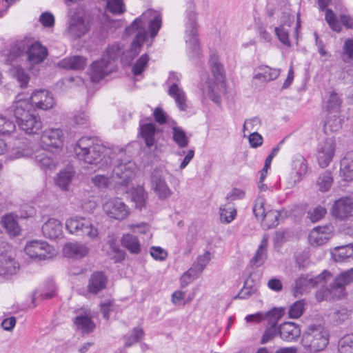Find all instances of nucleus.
<instances>
[{
	"instance_id": "1",
	"label": "nucleus",
	"mask_w": 353,
	"mask_h": 353,
	"mask_svg": "<svg viewBox=\"0 0 353 353\" xmlns=\"http://www.w3.org/2000/svg\"><path fill=\"white\" fill-rule=\"evenodd\" d=\"M146 23L148 24L150 34L154 38L161 27L162 20L160 13L156 10L149 9L137 18L132 25L125 29L128 34H131L137 31L136 37L132 43L130 53L134 57L139 52V49L147 37L145 30Z\"/></svg>"
},
{
	"instance_id": "2",
	"label": "nucleus",
	"mask_w": 353,
	"mask_h": 353,
	"mask_svg": "<svg viewBox=\"0 0 353 353\" xmlns=\"http://www.w3.org/2000/svg\"><path fill=\"white\" fill-rule=\"evenodd\" d=\"M74 151L79 160L90 165H97L103 160L108 163L113 154L111 148H107L95 138L88 137L79 139Z\"/></svg>"
},
{
	"instance_id": "3",
	"label": "nucleus",
	"mask_w": 353,
	"mask_h": 353,
	"mask_svg": "<svg viewBox=\"0 0 353 353\" xmlns=\"http://www.w3.org/2000/svg\"><path fill=\"white\" fill-rule=\"evenodd\" d=\"M330 331L321 322L309 324L303 331L301 344L310 353H318L324 350L330 343Z\"/></svg>"
},
{
	"instance_id": "4",
	"label": "nucleus",
	"mask_w": 353,
	"mask_h": 353,
	"mask_svg": "<svg viewBox=\"0 0 353 353\" xmlns=\"http://www.w3.org/2000/svg\"><path fill=\"white\" fill-rule=\"evenodd\" d=\"M210 64L212 68V72L214 80H211L206 75L201 78L198 88L201 92V94L205 98H208L214 103L219 104L221 101V97L217 92L219 85L222 84L224 80V71L223 65L219 63L218 57L212 54L210 59Z\"/></svg>"
},
{
	"instance_id": "5",
	"label": "nucleus",
	"mask_w": 353,
	"mask_h": 353,
	"mask_svg": "<svg viewBox=\"0 0 353 353\" xmlns=\"http://www.w3.org/2000/svg\"><path fill=\"white\" fill-rule=\"evenodd\" d=\"M187 22L185 24V40L187 46L186 52L190 59L194 63H198L202 57V53L197 39V23L194 6L191 5L186 11Z\"/></svg>"
},
{
	"instance_id": "6",
	"label": "nucleus",
	"mask_w": 353,
	"mask_h": 353,
	"mask_svg": "<svg viewBox=\"0 0 353 353\" xmlns=\"http://www.w3.org/2000/svg\"><path fill=\"white\" fill-rule=\"evenodd\" d=\"M65 228L72 234L87 236L91 239H97L99 237L98 229L84 217H70L65 221Z\"/></svg>"
},
{
	"instance_id": "7",
	"label": "nucleus",
	"mask_w": 353,
	"mask_h": 353,
	"mask_svg": "<svg viewBox=\"0 0 353 353\" xmlns=\"http://www.w3.org/2000/svg\"><path fill=\"white\" fill-rule=\"evenodd\" d=\"M332 274L330 272L324 270L321 274L315 277L311 275H302L295 281L293 294L295 296L307 291L310 288L323 286L324 283L330 280Z\"/></svg>"
},
{
	"instance_id": "8",
	"label": "nucleus",
	"mask_w": 353,
	"mask_h": 353,
	"mask_svg": "<svg viewBox=\"0 0 353 353\" xmlns=\"http://www.w3.org/2000/svg\"><path fill=\"white\" fill-rule=\"evenodd\" d=\"M137 165L132 161H121L114 166L112 178L121 185H127L135 176Z\"/></svg>"
},
{
	"instance_id": "9",
	"label": "nucleus",
	"mask_w": 353,
	"mask_h": 353,
	"mask_svg": "<svg viewBox=\"0 0 353 353\" xmlns=\"http://www.w3.org/2000/svg\"><path fill=\"white\" fill-rule=\"evenodd\" d=\"M24 251L32 259L45 260L53 255L54 249L45 241L32 240L27 242Z\"/></svg>"
},
{
	"instance_id": "10",
	"label": "nucleus",
	"mask_w": 353,
	"mask_h": 353,
	"mask_svg": "<svg viewBox=\"0 0 353 353\" xmlns=\"http://www.w3.org/2000/svg\"><path fill=\"white\" fill-rule=\"evenodd\" d=\"M103 210L108 216L117 220H123L130 214L129 208L119 198L108 200L103 205Z\"/></svg>"
},
{
	"instance_id": "11",
	"label": "nucleus",
	"mask_w": 353,
	"mask_h": 353,
	"mask_svg": "<svg viewBox=\"0 0 353 353\" xmlns=\"http://www.w3.org/2000/svg\"><path fill=\"white\" fill-rule=\"evenodd\" d=\"M335 153V141L332 138H327L319 142L316 149V158L319 166L322 168L327 167L332 161Z\"/></svg>"
},
{
	"instance_id": "12",
	"label": "nucleus",
	"mask_w": 353,
	"mask_h": 353,
	"mask_svg": "<svg viewBox=\"0 0 353 353\" xmlns=\"http://www.w3.org/2000/svg\"><path fill=\"white\" fill-rule=\"evenodd\" d=\"M181 76L176 72H170L168 83L170 85L168 89V94L172 97L178 108L183 111L187 109L186 97L183 90L178 86Z\"/></svg>"
},
{
	"instance_id": "13",
	"label": "nucleus",
	"mask_w": 353,
	"mask_h": 353,
	"mask_svg": "<svg viewBox=\"0 0 353 353\" xmlns=\"http://www.w3.org/2000/svg\"><path fill=\"white\" fill-rule=\"evenodd\" d=\"M63 141L64 134L60 128H47L41 136V143L43 148H59L62 146Z\"/></svg>"
},
{
	"instance_id": "14",
	"label": "nucleus",
	"mask_w": 353,
	"mask_h": 353,
	"mask_svg": "<svg viewBox=\"0 0 353 353\" xmlns=\"http://www.w3.org/2000/svg\"><path fill=\"white\" fill-rule=\"evenodd\" d=\"M114 70L115 65L111 61H106L105 57H102L100 60L92 63L90 76L92 81L97 83Z\"/></svg>"
},
{
	"instance_id": "15",
	"label": "nucleus",
	"mask_w": 353,
	"mask_h": 353,
	"mask_svg": "<svg viewBox=\"0 0 353 353\" xmlns=\"http://www.w3.org/2000/svg\"><path fill=\"white\" fill-rule=\"evenodd\" d=\"M283 315L282 309L274 308L267 313V316L271 319L270 320V326L265 330L261 339V343L265 344L271 341L276 336L279 335V326H276L277 321Z\"/></svg>"
},
{
	"instance_id": "16",
	"label": "nucleus",
	"mask_w": 353,
	"mask_h": 353,
	"mask_svg": "<svg viewBox=\"0 0 353 353\" xmlns=\"http://www.w3.org/2000/svg\"><path fill=\"white\" fill-rule=\"evenodd\" d=\"M325 19L329 27L334 32H341V25L346 29H353V17L350 15L342 14L340 15V21L336 14L331 9H327L325 14Z\"/></svg>"
},
{
	"instance_id": "17",
	"label": "nucleus",
	"mask_w": 353,
	"mask_h": 353,
	"mask_svg": "<svg viewBox=\"0 0 353 353\" xmlns=\"http://www.w3.org/2000/svg\"><path fill=\"white\" fill-rule=\"evenodd\" d=\"M331 213L339 220H345L353 216V201L349 197H341L336 200Z\"/></svg>"
},
{
	"instance_id": "18",
	"label": "nucleus",
	"mask_w": 353,
	"mask_h": 353,
	"mask_svg": "<svg viewBox=\"0 0 353 353\" xmlns=\"http://www.w3.org/2000/svg\"><path fill=\"white\" fill-rule=\"evenodd\" d=\"M33 108L46 110L52 108L55 101L51 92L46 90H40L34 92L30 99Z\"/></svg>"
},
{
	"instance_id": "19",
	"label": "nucleus",
	"mask_w": 353,
	"mask_h": 353,
	"mask_svg": "<svg viewBox=\"0 0 353 353\" xmlns=\"http://www.w3.org/2000/svg\"><path fill=\"white\" fill-rule=\"evenodd\" d=\"M150 180L152 188L159 199H165L172 195V192L168 187L161 171L154 170L151 174Z\"/></svg>"
},
{
	"instance_id": "20",
	"label": "nucleus",
	"mask_w": 353,
	"mask_h": 353,
	"mask_svg": "<svg viewBox=\"0 0 353 353\" xmlns=\"http://www.w3.org/2000/svg\"><path fill=\"white\" fill-rule=\"evenodd\" d=\"M332 236L333 230L332 226H318L310 231L308 239L311 245L321 246L325 244Z\"/></svg>"
},
{
	"instance_id": "21",
	"label": "nucleus",
	"mask_w": 353,
	"mask_h": 353,
	"mask_svg": "<svg viewBox=\"0 0 353 353\" xmlns=\"http://www.w3.org/2000/svg\"><path fill=\"white\" fill-rule=\"evenodd\" d=\"M34 112L30 101L22 99L16 100L9 110H6L8 114L13 113L17 123Z\"/></svg>"
},
{
	"instance_id": "22",
	"label": "nucleus",
	"mask_w": 353,
	"mask_h": 353,
	"mask_svg": "<svg viewBox=\"0 0 353 353\" xmlns=\"http://www.w3.org/2000/svg\"><path fill=\"white\" fill-rule=\"evenodd\" d=\"M32 158L35 163L43 170H52L56 169L58 165V160L54 154H52L45 149L37 150Z\"/></svg>"
},
{
	"instance_id": "23",
	"label": "nucleus",
	"mask_w": 353,
	"mask_h": 353,
	"mask_svg": "<svg viewBox=\"0 0 353 353\" xmlns=\"http://www.w3.org/2000/svg\"><path fill=\"white\" fill-rule=\"evenodd\" d=\"M353 281V268L343 272L335 278L334 282L330 285V289L327 290V294H333L334 296L340 298L343 294L344 287Z\"/></svg>"
},
{
	"instance_id": "24",
	"label": "nucleus",
	"mask_w": 353,
	"mask_h": 353,
	"mask_svg": "<svg viewBox=\"0 0 353 353\" xmlns=\"http://www.w3.org/2000/svg\"><path fill=\"white\" fill-rule=\"evenodd\" d=\"M48 55L47 48L32 39L26 56L28 62L32 65L39 64L46 59Z\"/></svg>"
},
{
	"instance_id": "25",
	"label": "nucleus",
	"mask_w": 353,
	"mask_h": 353,
	"mask_svg": "<svg viewBox=\"0 0 353 353\" xmlns=\"http://www.w3.org/2000/svg\"><path fill=\"white\" fill-rule=\"evenodd\" d=\"M19 128L28 134H38L42 128L43 124L39 115L33 112L27 118L19 121Z\"/></svg>"
},
{
	"instance_id": "26",
	"label": "nucleus",
	"mask_w": 353,
	"mask_h": 353,
	"mask_svg": "<svg viewBox=\"0 0 353 353\" xmlns=\"http://www.w3.org/2000/svg\"><path fill=\"white\" fill-rule=\"evenodd\" d=\"M279 336L287 342L296 341L301 336L300 326L293 322H285L279 325Z\"/></svg>"
},
{
	"instance_id": "27",
	"label": "nucleus",
	"mask_w": 353,
	"mask_h": 353,
	"mask_svg": "<svg viewBox=\"0 0 353 353\" xmlns=\"http://www.w3.org/2000/svg\"><path fill=\"white\" fill-rule=\"evenodd\" d=\"M90 29L89 23L78 15H72L69 21L68 31L74 38H79L86 34Z\"/></svg>"
},
{
	"instance_id": "28",
	"label": "nucleus",
	"mask_w": 353,
	"mask_h": 353,
	"mask_svg": "<svg viewBox=\"0 0 353 353\" xmlns=\"http://www.w3.org/2000/svg\"><path fill=\"white\" fill-rule=\"evenodd\" d=\"M292 170L294 174L292 176V181H290L291 186L294 185L300 182L303 177L307 174L308 171V165L307 160L303 156L298 154L296 155L292 161Z\"/></svg>"
},
{
	"instance_id": "29",
	"label": "nucleus",
	"mask_w": 353,
	"mask_h": 353,
	"mask_svg": "<svg viewBox=\"0 0 353 353\" xmlns=\"http://www.w3.org/2000/svg\"><path fill=\"white\" fill-rule=\"evenodd\" d=\"M89 248L86 245L79 242H69L63 248V254L65 257L81 259L88 253Z\"/></svg>"
},
{
	"instance_id": "30",
	"label": "nucleus",
	"mask_w": 353,
	"mask_h": 353,
	"mask_svg": "<svg viewBox=\"0 0 353 353\" xmlns=\"http://www.w3.org/2000/svg\"><path fill=\"white\" fill-rule=\"evenodd\" d=\"M107 276L102 272L92 273L88 280L87 285L88 292L97 294L106 288Z\"/></svg>"
},
{
	"instance_id": "31",
	"label": "nucleus",
	"mask_w": 353,
	"mask_h": 353,
	"mask_svg": "<svg viewBox=\"0 0 353 353\" xmlns=\"http://www.w3.org/2000/svg\"><path fill=\"white\" fill-rule=\"evenodd\" d=\"M62 223L58 219H49L42 226L43 235L49 239H56L62 235Z\"/></svg>"
},
{
	"instance_id": "32",
	"label": "nucleus",
	"mask_w": 353,
	"mask_h": 353,
	"mask_svg": "<svg viewBox=\"0 0 353 353\" xmlns=\"http://www.w3.org/2000/svg\"><path fill=\"white\" fill-rule=\"evenodd\" d=\"M32 38L24 37L14 41L10 47L8 59L13 60L15 58L27 56Z\"/></svg>"
},
{
	"instance_id": "33",
	"label": "nucleus",
	"mask_w": 353,
	"mask_h": 353,
	"mask_svg": "<svg viewBox=\"0 0 353 353\" xmlns=\"http://www.w3.org/2000/svg\"><path fill=\"white\" fill-rule=\"evenodd\" d=\"M340 174L344 181H353V150L347 152L341 160Z\"/></svg>"
},
{
	"instance_id": "34",
	"label": "nucleus",
	"mask_w": 353,
	"mask_h": 353,
	"mask_svg": "<svg viewBox=\"0 0 353 353\" xmlns=\"http://www.w3.org/2000/svg\"><path fill=\"white\" fill-rule=\"evenodd\" d=\"M19 268V263L11 255L0 256V274L3 276L16 274Z\"/></svg>"
},
{
	"instance_id": "35",
	"label": "nucleus",
	"mask_w": 353,
	"mask_h": 353,
	"mask_svg": "<svg viewBox=\"0 0 353 353\" xmlns=\"http://www.w3.org/2000/svg\"><path fill=\"white\" fill-rule=\"evenodd\" d=\"M157 132L158 130L154 123H148L141 125L140 126L141 136L148 148H151L156 143V135Z\"/></svg>"
},
{
	"instance_id": "36",
	"label": "nucleus",
	"mask_w": 353,
	"mask_h": 353,
	"mask_svg": "<svg viewBox=\"0 0 353 353\" xmlns=\"http://www.w3.org/2000/svg\"><path fill=\"white\" fill-rule=\"evenodd\" d=\"M87 64L86 59L81 56H72L61 60L58 65L65 69L80 70L84 69Z\"/></svg>"
},
{
	"instance_id": "37",
	"label": "nucleus",
	"mask_w": 353,
	"mask_h": 353,
	"mask_svg": "<svg viewBox=\"0 0 353 353\" xmlns=\"http://www.w3.org/2000/svg\"><path fill=\"white\" fill-rule=\"evenodd\" d=\"M332 259L336 262H345L353 259V245L337 246L331 251Z\"/></svg>"
},
{
	"instance_id": "38",
	"label": "nucleus",
	"mask_w": 353,
	"mask_h": 353,
	"mask_svg": "<svg viewBox=\"0 0 353 353\" xmlns=\"http://www.w3.org/2000/svg\"><path fill=\"white\" fill-rule=\"evenodd\" d=\"M2 226L6 230L7 233L11 236H17L21 234V228L17 218L13 214H8L1 218Z\"/></svg>"
},
{
	"instance_id": "39",
	"label": "nucleus",
	"mask_w": 353,
	"mask_h": 353,
	"mask_svg": "<svg viewBox=\"0 0 353 353\" xmlns=\"http://www.w3.org/2000/svg\"><path fill=\"white\" fill-rule=\"evenodd\" d=\"M279 74V69L272 68L268 65H262L258 68L254 78L263 82H267L276 79Z\"/></svg>"
},
{
	"instance_id": "40",
	"label": "nucleus",
	"mask_w": 353,
	"mask_h": 353,
	"mask_svg": "<svg viewBox=\"0 0 353 353\" xmlns=\"http://www.w3.org/2000/svg\"><path fill=\"white\" fill-rule=\"evenodd\" d=\"M121 243L131 254H137L141 252V246L138 238L131 234H123Z\"/></svg>"
},
{
	"instance_id": "41",
	"label": "nucleus",
	"mask_w": 353,
	"mask_h": 353,
	"mask_svg": "<svg viewBox=\"0 0 353 353\" xmlns=\"http://www.w3.org/2000/svg\"><path fill=\"white\" fill-rule=\"evenodd\" d=\"M74 175V172L72 168H68L61 170L58 173L55 179V183L62 190L66 191L69 188V185L72 181Z\"/></svg>"
},
{
	"instance_id": "42",
	"label": "nucleus",
	"mask_w": 353,
	"mask_h": 353,
	"mask_svg": "<svg viewBox=\"0 0 353 353\" xmlns=\"http://www.w3.org/2000/svg\"><path fill=\"white\" fill-rule=\"evenodd\" d=\"M267 247H268V237L264 236L261 241V243L251 260V263L256 267H259L263 265L267 258Z\"/></svg>"
},
{
	"instance_id": "43",
	"label": "nucleus",
	"mask_w": 353,
	"mask_h": 353,
	"mask_svg": "<svg viewBox=\"0 0 353 353\" xmlns=\"http://www.w3.org/2000/svg\"><path fill=\"white\" fill-rule=\"evenodd\" d=\"M340 112H327L326 120L324 124V130L336 132L341 128V119L339 115Z\"/></svg>"
},
{
	"instance_id": "44",
	"label": "nucleus",
	"mask_w": 353,
	"mask_h": 353,
	"mask_svg": "<svg viewBox=\"0 0 353 353\" xmlns=\"http://www.w3.org/2000/svg\"><path fill=\"white\" fill-rule=\"evenodd\" d=\"M172 139L180 148H185L188 145L189 138L185 132L180 127L172 128Z\"/></svg>"
},
{
	"instance_id": "45",
	"label": "nucleus",
	"mask_w": 353,
	"mask_h": 353,
	"mask_svg": "<svg viewBox=\"0 0 353 353\" xmlns=\"http://www.w3.org/2000/svg\"><path fill=\"white\" fill-rule=\"evenodd\" d=\"M219 215L221 223H230L235 219L236 210L230 205H223L219 208Z\"/></svg>"
},
{
	"instance_id": "46",
	"label": "nucleus",
	"mask_w": 353,
	"mask_h": 353,
	"mask_svg": "<svg viewBox=\"0 0 353 353\" xmlns=\"http://www.w3.org/2000/svg\"><path fill=\"white\" fill-rule=\"evenodd\" d=\"M10 71L13 77L19 83L21 88L27 86L30 77L28 74L25 72L23 68L19 65H12Z\"/></svg>"
},
{
	"instance_id": "47",
	"label": "nucleus",
	"mask_w": 353,
	"mask_h": 353,
	"mask_svg": "<svg viewBox=\"0 0 353 353\" xmlns=\"http://www.w3.org/2000/svg\"><path fill=\"white\" fill-rule=\"evenodd\" d=\"M144 336V332L142 328L135 327L130 334L123 336L124 345L125 347H130L137 342H139Z\"/></svg>"
},
{
	"instance_id": "48",
	"label": "nucleus",
	"mask_w": 353,
	"mask_h": 353,
	"mask_svg": "<svg viewBox=\"0 0 353 353\" xmlns=\"http://www.w3.org/2000/svg\"><path fill=\"white\" fill-rule=\"evenodd\" d=\"M210 259V253L205 252L203 254L197 257L196 261L190 269H193L194 272L199 276L203 271Z\"/></svg>"
},
{
	"instance_id": "49",
	"label": "nucleus",
	"mask_w": 353,
	"mask_h": 353,
	"mask_svg": "<svg viewBox=\"0 0 353 353\" xmlns=\"http://www.w3.org/2000/svg\"><path fill=\"white\" fill-rule=\"evenodd\" d=\"M333 183V177L330 172L325 171L319 175L316 184L321 192L328 191Z\"/></svg>"
},
{
	"instance_id": "50",
	"label": "nucleus",
	"mask_w": 353,
	"mask_h": 353,
	"mask_svg": "<svg viewBox=\"0 0 353 353\" xmlns=\"http://www.w3.org/2000/svg\"><path fill=\"white\" fill-rule=\"evenodd\" d=\"M123 53V50L119 44H113L108 47L102 57H105L106 61H111L114 64Z\"/></svg>"
},
{
	"instance_id": "51",
	"label": "nucleus",
	"mask_w": 353,
	"mask_h": 353,
	"mask_svg": "<svg viewBox=\"0 0 353 353\" xmlns=\"http://www.w3.org/2000/svg\"><path fill=\"white\" fill-rule=\"evenodd\" d=\"M280 216V212L278 210H270L267 211L264 219L261 221L263 225L267 228L276 227L279 224Z\"/></svg>"
},
{
	"instance_id": "52",
	"label": "nucleus",
	"mask_w": 353,
	"mask_h": 353,
	"mask_svg": "<svg viewBox=\"0 0 353 353\" xmlns=\"http://www.w3.org/2000/svg\"><path fill=\"white\" fill-rule=\"evenodd\" d=\"M290 24L288 23H283L279 27H276L274 32L279 40L285 46H290V41L289 39V28Z\"/></svg>"
},
{
	"instance_id": "53",
	"label": "nucleus",
	"mask_w": 353,
	"mask_h": 353,
	"mask_svg": "<svg viewBox=\"0 0 353 353\" xmlns=\"http://www.w3.org/2000/svg\"><path fill=\"white\" fill-rule=\"evenodd\" d=\"M74 323L78 329L82 330L83 332L89 333L92 332L94 328V323L90 318L85 316H79L75 318Z\"/></svg>"
},
{
	"instance_id": "54",
	"label": "nucleus",
	"mask_w": 353,
	"mask_h": 353,
	"mask_svg": "<svg viewBox=\"0 0 353 353\" xmlns=\"http://www.w3.org/2000/svg\"><path fill=\"white\" fill-rule=\"evenodd\" d=\"M106 9L114 14H121L125 11L123 0H106Z\"/></svg>"
},
{
	"instance_id": "55",
	"label": "nucleus",
	"mask_w": 353,
	"mask_h": 353,
	"mask_svg": "<svg viewBox=\"0 0 353 353\" xmlns=\"http://www.w3.org/2000/svg\"><path fill=\"white\" fill-rule=\"evenodd\" d=\"M340 353H353V334L342 337L339 341Z\"/></svg>"
},
{
	"instance_id": "56",
	"label": "nucleus",
	"mask_w": 353,
	"mask_h": 353,
	"mask_svg": "<svg viewBox=\"0 0 353 353\" xmlns=\"http://www.w3.org/2000/svg\"><path fill=\"white\" fill-rule=\"evenodd\" d=\"M342 100L338 94L332 92L327 101V112H340Z\"/></svg>"
},
{
	"instance_id": "57",
	"label": "nucleus",
	"mask_w": 353,
	"mask_h": 353,
	"mask_svg": "<svg viewBox=\"0 0 353 353\" xmlns=\"http://www.w3.org/2000/svg\"><path fill=\"white\" fill-rule=\"evenodd\" d=\"M305 303L304 300L295 301L288 310V316L290 319H298L302 316L305 310Z\"/></svg>"
},
{
	"instance_id": "58",
	"label": "nucleus",
	"mask_w": 353,
	"mask_h": 353,
	"mask_svg": "<svg viewBox=\"0 0 353 353\" xmlns=\"http://www.w3.org/2000/svg\"><path fill=\"white\" fill-rule=\"evenodd\" d=\"M264 205L265 199L261 196H259L256 198L255 203L253 207V212L256 218L261 221H262L263 219H264L265 214L267 212V211L265 209Z\"/></svg>"
},
{
	"instance_id": "59",
	"label": "nucleus",
	"mask_w": 353,
	"mask_h": 353,
	"mask_svg": "<svg viewBox=\"0 0 353 353\" xmlns=\"http://www.w3.org/2000/svg\"><path fill=\"white\" fill-rule=\"evenodd\" d=\"M149 57L147 54H142L132 66V71L134 75L141 74L147 67Z\"/></svg>"
},
{
	"instance_id": "60",
	"label": "nucleus",
	"mask_w": 353,
	"mask_h": 353,
	"mask_svg": "<svg viewBox=\"0 0 353 353\" xmlns=\"http://www.w3.org/2000/svg\"><path fill=\"white\" fill-rule=\"evenodd\" d=\"M326 212L327 210L325 208L319 205L310 209L307 212V217L312 222L315 223L323 219L325 215Z\"/></svg>"
},
{
	"instance_id": "61",
	"label": "nucleus",
	"mask_w": 353,
	"mask_h": 353,
	"mask_svg": "<svg viewBox=\"0 0 353 353\" xmlns=\"http://www.w3.org/2000/svg\"><path fill=\"white\" fill-rule=\"evenodd\" d=\"M15 130V124L10 119L0 115V134H10Z\"/></svg>"
},
{
	"instance_id": "62",
	"label": "nucleus",
	"mask_w": 353,
	"mask_h": 353,
	"mask_svg": "<svg viewBox=\"0 0 353 353\" xmlns=\"http://www.w3.org/2000/svg\"><path fill=\"white\" fill-rule=\"evenodd\" d=\"M261 125V121L257 117L246 119L243 124V132H256Z\"/></svg>"
},
{
	"instance_id": "63",
	"label": "nucleus",
	"mask_w": 353,
	"mask_h": 353,
	"mask_svg": "<svg viewBox=\"0 0 353 353\" xmlns=\"http://www.w3.org/2000/svg\"><path fill=\"white\" fill-rule=\"evenodd\" d=\"M147 194L143 189H138L133 195V199L137 208L141 209L145 203Z\"/></svg>"
},
{
	"instance_id": "64",
	"label": "nucleus",
	"mask_w": 353,
	"mask_h": 353,
	"mask_svg": "<svg viewBox=\"0 0 353 353\" xmlns=\"http://www.w3.org/2000/svg\"><path fill=\"white\" fill-rule=\"evenodd\" d=\"M150 255L155 260L164 261L168 256V252L161 247L152 246L150 248Z\"/></svg>"
}]
</instances>
